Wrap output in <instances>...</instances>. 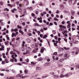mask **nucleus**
<instances>
[{
	"mask_svg": "<svg viewBox=\"0 0 79 79\" xmlns=\"http://www.w3.org/2000/svg\"><path fill=\"white\" fill-rule=\"evenodd\" d=\"M26 50L27 51L26 52H24L23 53V55H27V54H29V52H31V48L30 47H28L26 49Z\"/></svg>",
	"mask_w": 79,
	"mask_h": 79,
	"instance_id": "1",
	"label": "nucleus"
},
{
	"mask_svg": "<svg viewBox=\"0 0 79 79\" xmlns=\"http://www.w3.org/2000/svg\"><path fill=\"white\" fill-rule=\"evenodd\" d=\"M23 76V74H21L19 73L16 76V77H20V78H22V79H24L26 77V76Z\"/></svg>",
	"mask_w": 79,
	"mask_h": 79,
	"instance_id": "2",
	"label": "nucleus"
},
{
	"mask_svg": "<svg viewBox=\"0 0 79 79\" xmlns=\"http://www.w3.org/2000/svg\"><path fill=\"white\" fill-rule=\"evenodd\" d=\"M69 53H68V52H67V53H65L64 56L65 57V58H69Z\"/></svg>",
	"mask_w": 79,
	"mask_h": 79,
	"instance_id": "3",
	"label": "nucleus"
},
{
	"mask_svg": "<svg viewBox=\"0 0 79 79\" xmlns=\"http://www.w3.org/2000/svg\"><path fill=\"white\" fill-rule=\"evenodd\" d=\"M71 75H72V73H67L65 76V77H69Z\"/></svg>",
	"mask_w": 79,
	"mask_h": 79,
	"instance_id": "4",
	"label": "nucleus"
},
{
	"mask_svg": "<svg viewBox=\"0 0 79 79\" xmlns=\"http://www.w3.org/2000/svg\"><path fill=\"white\" fill-rule=\"evenodd\" d=\"M59 26L60 28H61V29H62V28L63 29H66V27L65 26H64L63 25H60Z\"/></svg>",
	"mask_w": 79,
	"mask_h": 79,
	"instance_id": "5",
	"label": "nucleus"
},
{
	"mask_svg": "<svg viewBox=\"0 0 79 79\" xmlns=\"http://www.w3.org/2000/svg\"><path fill=\"white\" fill-rule=\"evenodd\" d=\"M5 50V48L4 47V46L3 45H2L1 48H0V50L1 51H3Z\"/></svg>",
	"mask_w": 79,
	"mask_h": 79,
	"instance_id": "6",
	"label": "nucleus"
},
{
	"mask_svg": "<svg viewBox=\"0 0 79 79\" xmlns=\"http://www.w3.org/2000/svg\"><path fill=\"white\" fill-rule=\"evenodd\" d=\"M45 50V48L43 47H42L41 49L40 52L41 53H44V51Z\"/></svg>",
	"mask_w": 79,
	"mask_h": 79,
	"instance_id": "7",
	"label": "nucleus"
},
{
	"mask_svg": "<svg viewBox=\"0 0 79 79\" xmlns=\"http://www.w3.org/2000/svg\"><path fill=\"white\" fill-rule=\"evenodd\" d=\"M24 73H25V74H28V70H27V69H25L24 70Z\"/></svg>",
	"mask_w": 79,
	"mask_h": 79,
	"instance_id": "8",
	"label": "nucleus"
},
{
	"mask_svg": "<svg viewBox=\"0 0 79 79\" xmlns=\"http://www.w3.org/2000/svg\"><path fill=\"white\" fill-rule=\"evenodd\" d=\"M58 77H59V76L57 75H54V77L55 79H57V78H58Z\"/></svg>",
	"mask_w": 79,
	"mask_h": 79,
	"instance_id": "9",
	"label": "nucleus"
},
{
	"mask_svg": "<svg viewBox=\"0 0 79 79\" xmlns=\"http://www.w3.org/2000/svg\"><path fill=\"white\" fill-rule=\"evenodd\" d=\"M73 0H69V3L70 5H72V1Z\"/></svg>",
	"mask_w": 79,
	"mask_h": 79,
	"instance_id": "10",
	"label": "nucleus"
},
{
	"mask_svg": "<svg viewBox=\"0 0 79 79\" xmlns=\"http://www.w3.org/2000/svg\"><path fill=\"white\" fill-rule=\"evenodd\" d=\"M58 67H63V64H57Z\"/></svg>",
	"mask_w": 79,
	"mask_h": 79,
	"instance_id": "11",
	"label": "nucleus"
},
{
	"mask_svg": "<svg viewBox=\"0 0 79 79\" xmlns=\"http://www.w3.org/2000/svg\"><path fill=\"white\" fill-rule=\"evenodd\" d=\"M42 60H43V58L41 57H40L37 59V61H42Z\"/></svg>",
	"mask_w": 79,
	"mask_h": 79,
	"instance_id": "12",
	"label": "nucleus"
},
{
	"mask_svg": "<svg viewBox=\"0 0 79 79\" xmlns=\"http://www.w3.org/2000/svg\"><path fill=\"white\" fill-rule=\"evenodd\" d=\"M60 78H62L63 77H65V75H63V74H61L60 76Z\"/></svg>",
	"mask_w": 79,
	"mask_h": 79,
	"instance_id": "13",
	"label": "nucleus"
},
{
	"mask_svg": "<svg viewBox=\"0 0 79 79\" xmlns=\"http://www.w3.org/2000/svg\"><path fill=\"white\" fill-rule=\"evenodd\" d=\"M9 42V41H6L5 42V44L6 45H8V43Z\"/></svg>",
	"mask_w": 79,
	"mask_h": 79,
	"instance_id": "14",
	"label": "nucleus"
},
{
	"mask_svg": "<svg viewBox=\"0 0 79 79\" xmlns=\"http://www.w3.org/2000/svg\"><path fill=\"white\" fill-rule=\"evenodd\" d=\"M34 26H40V25H39V24L37 23H35L34 24Z\"/></svg>",
	"mask_w": 79,
	"mask_h": 79,
	"instance_id": "15",
	"label": "nucleus"
},
{
	"mask_svg": "<svg viewBox=\"0 0 79 79\" xmlns=\"http://www.w3.org/2000/svg\"><path fill=\"white\" fill-rule=\"evenodd\" d=\"M19 32H20V33H21V34H22V35H24V32L22 31L21 30H19Z\"/></svg>",
	"mask_w": 79,
	"mask_h": 79,
	"instance_id": "16",
	"label": "nucleus"
},
{
	"mask_svg": "<svg viewBox=\"0 0 79 79\" xmlns=\"http://www.w3.org/2000/svg\"><path fill=\"white\" fill-rule=\"evenodd\" d=\"M27 40L28 43H30L31 42V40L29 38H27Z\"/></svg>",
	"mask_w": 79,
	"mask_h": 79,
	"instance_id": "17",
	"label": "nucleus"
},
{
	"mask_svg": "<svg viewBox=\"0 0 79 79\" xmlns=\"http://www.w3.org/2000/svg\"><path fill=\"white\" fill-rule=\"evenodd\" d=\"M7 79H15V78L13 77H10V78H9L8 77H7Z\"/></svg>",
	"mask_w": 79,
	"mask_h": 79,
	"instance_id": "18",
	"label": "nucleus"
},
{
	"mask_svg": "<svg viewBox=\"0 0 79 79\" xmlns=\"http://www.w3.org/2000/svg\"><path fill=\"white\" fill-rule=\"evenodd\" d=\"M71 13H72V15L73 16L74 14H75V12H74V11L73 10H72L71 11Z\"/></svg>",
	"mask_w": 79,
	"mask_h": 79,
	"instance_id": "19",
	"label": "nucleus"
},
{
	"mask_svg": "<svg viewBox=\"0 0 79 79\" xmlns=\"http://www.w3.org/2000/svg\"><path fill=\"white\" fill-rule=\"evenodd\" d=\"M77 33L78 34L77 35V37H78L77 39H78V40H79V31H77Z\"/></svg>",
	"mask_w": 79,
	"mask_h": 79,
	"instance_id": "20",
	"label": "nucleus"
},
{
	"mask_svg": "<svg viewBox=\"0 0 79 79\" xmlns=\"http://www.w3.org/2000/svg\"><path fill=\"white\" fill-rule=\"evenodd\" d=\"M46 40L48 42V44L49 45V46L50 47V41L49 40H48V39H47Z\"/></svg>",
	"mask_w": 79,
	"mask_h": 79,
	"instance_id": "21",
	"label": "nucleus"
},
{
	"mask_svg": "<svg viewBox=\"0 0 79 79\" xmlns=\"http://www.w3.org/2000/svg\"><path fill=\"white\" fill-rule=\"evenodd\" d=\"M50 64H51V63H50V62L46 63V66H49V65H50Z\"/></svg>",
	"mask_w": 79,
	"mask_h": 79,
	"instance_id": "22",
	"label": "nucleus"
},
{
	"mask_svg": "<svg viewBox=\"0 0 79 79\" xmlns=\"http://www.w3.org/2000/svg\"><path fill=\"white\" fill-rule=\"evenodd\" d=\"M12 42H10V45L11 46H12L13 47H14V45H13V44H12Z\"/></svg>",
	"mask_w": 79,
	"mask_h": 79,
	"instance_id": "23",
	"label": "nucleus"
},
{
	"mask_svg": "<svg viewBox=\"0 0 79 79\" xmlns=\"http://www.w3.org/2000/svg\"><path fill=\"white\" fill-rule=\"evenodd\" d=\"M64 50H69V48L64 47Z\"/></svg>",
	"mask_w": 79,
	"mask_h": 79,
	"instance_id": "24",
	"label": "nucleus"
},
{
	"mask_svg": "<svg viewBox=\"0 0 79 79\" xmlns=\"http://www.w3.org/2000/svg\"><path fill=\"white\" fill-rule=\"evenodd\" d=\"M10 61H11V62H12V63H14V59H13V58L12 59H11L10 60Z\"/></svg>",
	"mask_w": 79,
	"mask_h": 79,
	"instance_id": "25",
	"label": "nucleus"
},
{
	"mask_svg": "<svg viewBox=\"0 0 79 79\" xmlns=\"http://www.w3.org/2000/svg\"><path fill=\"white\" fill-rule=\"evenodd\" d=\"M48 75L47 74H46L45 76H43L42 77L43 78H45L46 77H48Z\"/></svg>",
	"mask_w": 79,
	"mask_h": 79,
	"instance_id": "26",
	"label": "nucleus"
},
{
	"mask_svg": "<svg viewBox=\"0 0 79 79\" xmlns=\"http://www.w3.org/2000/svg\"><path fill=\"white\" fill-rule=\"evenodd\" d=\"M64 59H60L59 60V62H60V63H61V62H62L63 61H64Z\"/></svg>",
	"mask_w": 79,
	"mask_h": 79,
	"instance_id": "27",
	"label": "nucleus"
},
{
	"mask_svg": "<svg viewBox=\"0 0 79 79\" xmlns=\"http://www.w3.org/2000/svg\"><path fill=\"white\" fill-rule=\"evenodd\" d=\"M35 13L36 15L38 14V12H39V10L37 9L35 11Z\"/></svg>",
	"mask_w": 79,
	"mask_h": 79,
	"instance_id": "28",
	"label": "nucleus"
},
{
	"mask_svg": "<svg viewBox=\"0 0 79 79\" xmlns=\"http://www.w3.org/2000/svg\"><path fill=\"white\" fill-rule=\"evenodd\" d=\"M31 64H32L33 65H35V64H36V63H34L33 62H31Z\"/></svg>",
	"mask_w": 79,
	"mask_h": 79,
	"instance_id": "29",
	"label": "nucleus"
},
{
	"mask_svg": "<svg viewBox=\"0 0 79 79\" xmlns=\"http://www.w3.org/2000/svg\"><path fill=\"white\" fill-rule=\"evenodd\" d=\"M46 37H47V35H45L43 37V39H45Z\"/></svg>",
	"mask_w": 79,
	"mask_h": 79,
	"instance_id": "30",
	"label": "nucleus"
},
{
	"mask_svg": "<svg viewBox=\"0 0 79 79\" xmlns=\"http://www.w3.org/2000/svg\"><path fill=\"white\" fill-rule=\"evenodd\" d=\"M78 48H77L76 47H75L73 48V49L75 50H76L77 51V50L78 49Z\"/></svg>",
	"mask_w": 79,
	"mask_h": 79,
	"instance_id": "31",
	"label": "nucleus"
},
{
	"mask_svg": "<svg viewBox=\"0 0 79 79\" xmlns=\"http://www.w3.org/2000/svg\"><path fill=\"white\" fill-rule=\"evenodd\" d=\"M6 37L7 38V40H10V38L8 37V35H6Z\"/></svg>",
	"mask_w": 79,
	"mask_h": 79,
	"instance_id": "32",
	"label": "nucleus"
},
{
	"mask_svg": "<svg viewBox=\"0 0 79 79\" xmlns=\"http://www.w3.org/2000/svg\"><path fill=\"white\" fill-rule=\"evenodd\" d=\"M5 61L6 62V63H9V62H8V59H5Z\"/></svg>",
	"mask_w": 79,
	"mask_h": 79,
	"instance_id": "33",
	"label": "nucleus"
},
{
	"mask_svg": "<svg viewBox=\"0 0 79 79\" xmlns=\"http://www.w3.org/2000/svg\"><path fill=\"white\" fill-rule=\"evenodd\" d=\"M36 68V70H40V68L39 67H37Z\"/></svg>",
	"mask_w": 79,
	"mask_h": 79,
	"instance_id": "34",
	"label": "nucleus"
},
{
	"mask_svg": "<svg viewBox=\"0 0 79 79\" xmlns=\"http://www.w3.org/2000/svg\"><path fill=\"white\" fill-rule=\"evenodd\" d=\"M23 44L22 45V47H24V44H25V41H23Z\"/></svg>",
	"mask_w": 79,
	"mask_h": 79,
	"instance_id": "35",
	"label": "nucleus"
},
{
	"mask_svg": "<svg viewBox=\"0 0 79 79\" xmlns=\"http://www.w3.org/2000/svg\"><path fill=\"white\" fill-rule=\"evenodd\" d=\"M53 19L54 20V21H58V19L56 17H54Z\"/></svg>",
	"mask_w": 79,
	"mask_h": 79,
	"instance_id": "36",
	"label": "nucleus"
},
{
	"mask_svg": "<svg viewBox=\"0 0 79 79\" xmlns=\"http://www.w3.org/2000/svg\"><path fill=\"white\" fill-rule=\"evenodd\" d=\"M4 11H9V9L7 8H5L4 9Z\"/></svg>",
	"mask_w": 79,
	"mask_h": 79,
	"instance_id": "37",
	"label": "nucleus"
},
{
	"mask_svg": "<svg viewBox=\"0 0 79 79\" xmlns=\"http://www.w3.org/2000/svg\"><path fill=\"white\" fill-rule=\"evenodd\" d=\"M14 60L15 62H17V59H16V58L15 57H14Z\"/></svg>",
	"mask_w": 79,
	"mask_h": 79,
	"instance_id": "38",
	"label": "nucleus"
},
{
	"mask_svg": "<svg viewBox=\"0 0 79 79\" xmlns=\"http://www.w3.org/2000/svg\"><path fill=\"white\" fill-rule=\"evenodd\" d=\"M35 45L34 44H32L31 45V47L32 48H35Z\"/></svg>",
	"mask_w": 79,
	"mask_h": 79,
	"instance_id": "39",
	"label": "nucleus"
},
{
	"mask_svg": "<svg viewBox=\"0 0 79 79\" xmlns=\"http://www.w3.org/2000/svg\"><path fill=\"white\" fill-rule=\"evenodd\" d=\"M15 33H12V37H14L15 36Z\"/></svg>",
	"mask_w": 79,
	"mask_h": 79,
	"instance_id": "40",
	"label": "nucleus"
},
{
	"mask_svg": "<svg viewBox=\"0 0 79 79\" xmlns=\"http://www.w3.org/2000/svg\"><path fill=\"white\" fill-rule=\"evenodd\" d=\"M67 24H68L69 25H71V23H70V21H67Z\"/></svg>",
	"mask_w": 79,
	"mask_h": 79,
	"instance_id": "41",
	"label": "nucleus"
},
{
	"mask_svg": "<svg viewBox=\"0 0 79 79\" xmlns=\"http://www.w3.org/2000/svg\"><path fill=\"white\" fill-rule=\"evenodd\" d=\"M67 32V31H62V34H65V33H66Z\"/></svg>",
	"mask_w": 79,
	"mask_h": 79,
	"instance_id": "42",
	"label": "nucleus"
},
{
	"mask_svg": "<svg viewBox=\"0 0 79 79\" xmlns=\"http://www.w3.org/2000/svg\"><path fill=\"white\" fill-rule=\"evenodd\" d=\"M77 43H79L78 41H74V44H77Z\"/></svg>",
	"mask_w": 79,
	"mask_h": 79,
	"instance_id": "43",
	"label": "nucleus"
},
{
	"mask_svg": "<svg viewBox=\"0 0 79 79\" xmlns=\"http://www.w3.org/2000/svg\"><path fill=\"white\" fill-rule=\"evenodd\" d=\"M17 27H18V29H21L22 28V27H21L20 26H19V25H18Z\"/></svg>",
	"mask_w": 79,
	"mask_h": 79,
	"instance_id": "44",
	"label": "nucleus"
},
{
	"mask_svg": "<svg viewBox=\"0 0 79 79\" xmlns=\"http://www.w3.org/2000/svg\"><path fill=\"white\" fill-rule=\"evenodd\" d=\"M7 6H10V7H13V5H11L10 4H8Z\"/></svg>",
	"mask_w": 79,
	"mask_h": 79,
	"instance_id": "45",
	"label": "nucleus"
},
{
	"mask_svg": "<svg viewBox=\"0 0 79 79\" xmlns=\"http://www.w3.org/2000/svg\"><path fill=\"white\" fill-rule=\"evenodd\" d=\"M60 7L62 8H64V6H63V5L61 4L60 5Z\"/></svg>",
	"mask_w": 79,
	"mask_h": 79,
	"instance_id": "46",
	"label": "nucleus"
},
{
	"mask_svg": "<svg viewBox=\"0 0 79 79\" xmlns=\"http://www.w3.org/2000/svg\"><path fill=\"white\" fill-rule=\"evenodd\" d=\"M64 13H69V12H68L66 10H64Z\"/></svg>",
	"mask_w": 79,
	"mask_h": 79,
	"instance_id": "47",
	"label": "nucleus"
},
{
	"mask_svg": "<svg viewBox=\"0 0 79 79\" xmlns=\"http://www.w3.org/2000/svg\"><path fill=\"white\" fill-rule=\"evenodd\" d=\"M21 50L22 51H24V47L22 46V48H21Z\"/></svg>",
	"mask_w": 79,
	"mask_h": 79,
	"instance_id": "48",
	"label": "nucleus"
},
{
	"mask_svg": "<svg viewBox=\"0 0 79 79\" xmlns=\"http://www.w3.org/2000/svg\"><path fill=\"white\" fill-rule=\"evenodd\" d=\"M2 64H5V61H2Z\"/></svg>",
	"mask_w": 79,
	"mask_h": 79,
	"instance_id": "49",
	"label": "nucleus"
},
{
	"mask_svg": "<svg viewBox=\"0 0 79 79\" xmlns=\"http://www.w3.org/2000/svg\"><path fill=\"white\" fill-rule=\"evenodd\" d=\"M10 54H11V55H13V54H14V55H15V53L13 52V51L10 52Z\"/></svg>",
	"mask_w": 79,
	"mask_h": 79,
	"instance_id": "50",
	"label": "nucleus"
},
{
	"mask_svg": "<svg viewBox=\"0 0 79 79\" xmlns=\"http://www.w3.org/2000/svg\"><path fill=\"white\" fill-rule=\"evenodd\" d=\"M25 1L24 2H26L27 3H29V1L28 0H24Z\"/></svg>",
	"mask_w": 79,
	"mask_h": 79,
	"instance_id": "51",
	"label": "nucleus"
},
{
	"mask_svg": "<svg viewBox=\"0 0 79 79\" xmlns=\"http://www.w3.org/2000/svg\"><path fill=\"white\" fill-rule=\"evenodd\" d=\"M23 11V8H22L20 9L19 10V12H22Z\"/></svg>",
	"mask_w": 79,
	"mask_h": 79,
	"instance_id": "52",
	"label": "nucleus"
},
{
	"mask_svg": "<svg viewBox=\"0 0 79 79\" xmlns=\"http://www.w3.org/2000/svg\"><path fill=\"white\" fill-rule=\"evenodd\" d=\"M23 14L24 15H27V13H26V11H24L23 12Z\"/></svg>",
	"mask_w": 79,
	"mask_h": 79,
	"instance_id": "53",
	"label": "nucleus"
},
{
	"mask_svg": "<svg viewBox=\"0 0 79 79\" xmlns=\"http://www.w3.org/2000/svg\"><path fill=\"white\" fill-rule=\"evenodd\" d=\"M0 76H4V74L3 73H0Z\"/></svg>",
	"mask_w": 79,
	"mask_h": 79,
	"instance_id": "54",
	"label": "nucleus"
},
{
	"mask_svg": "<svg viewBox=\"0 0 79 79\" xmlns=\"http://www.w3.org/2000/svg\"><path fill=\"white\" fill-rule=\"evenodd\" d=\"M76 69H77V68L78 69H79V64L76 66Z\"/></svg>",
	"mask_w": 79,
	"mask_h": 79,
	"instance_id": "55",
	"label": "nucleus"
},
{
	"mask_svg": "<svg viewBox=\"0 0 79 79\" xmlns=\"http://www.w3.org/2000/svg\"><path fill=\"white\" fill-rule=\"evenodd\" d=\"M19 6H20V7H21V8H23V6H22V5H21V4H19Z\"/></svg>",
	"mask_w": 79,
	"mask_h": 79,
	"instance_id": "56",
	"label": "nucleus"
},
{
	"mask_svg": "<svg viewBox=\"0 0 79 79\" xmlns=\"http://www.w3.org/2000/svg\"><path fill=\"white\" fill-rule=\"evenodd\" d=\"M37 19H38V20H39V21H40V19H42V18H41V17H40V18H37Z\"/></svg>",
	"mask_w": 79,
	"mask_h": 79,
	"instance_id": "57",
	"label": "nucleus"
},
{
	"mask_svg": "<svg viewBox=\"0 0 79 79\" xmlns=\"http://www.w3.org/2000/svg\"><path fill=\"white\" fill-rule=\"evenodd\" d=\"M47 60L48 62H49V61H50V59L49 58H48L47 59Z\"/></svg>",
	"mask_w": 79,
	"mask_h": 79,
	"instance_id": "58",
	"label": "nucleus"
},
{
	"mask_svg": "<svg viewBox=\"0 0 79 79\" xmlns=\"http://www.w3.org/2000/svg\"><path fill=\"white\" fill-rule=\"evenodd\" d=\"M56 13L57 14H58L60 13V11H59L58 10H57L56 12Z\"/></svg>",
	"mask_w": 79,
	"mask_h": 79,
	"instance_id": "59",
	"label": "nucleus"
},
{
	"mask_svg": "<svg viewBox=\"0 0 79 79\" xmlns=\"http://www.w3.org/2000/svg\"><path fill=\"white\" fill-rule=\"evenodd\" d=\"M29 9H30V10H33V9H32V7L31 6L30 7Z\"/></svg>",
	"mask_w": 79,
	"mask_h": 79,
	"instance_id": "60",
	"label": "nucleus"
},
{
	"mask_svg": "<svg viewBox=\"0 0 79 79\" xmlns=\"http://www.w3.org/2000/svg\"><path fill=\"white\" fill-rule=\"evenodd\" d=\"M53 55H57V52H54L53 54Z\"/></svg>",
	"mask_w": 79,
	"mask_h": 79,
	"instance_id": "61",
	"label": "nucleus"
},
{
	"mask_svg": "<svg viewBox=\"0 0 79 79\" xmlns=\"http://www.w3.org/2000/svg\"><path fill=\"white\" fill-rule=\"evenodd\" d=\"M54 46H57V44L56 43H54Z\"/></svg>",
	"mask_w": 79,
	"mask_h": 79,
	"instance_id": "62",
	"label": "nucleus"
},
{
	"mask_svg": "<svg viewBox=\"0 0 79 79\" xmlns=\"http://www.w3.org/2000/svg\"><path fill=\"white\" fill-rule=\"evenodd\" d=\"M64 40L66 42H67V39L66 38L64 39Z\"/></svg>",
	"mask_w": 79,
	"mask_h": 79,
	"instance_id": "63",
	"label": "nucleus"
},
{
	"mask_svg": "<svg viewBox=\"0 0 79 79\" xmlns=\"http://www.w3.org/2000/svg\"><path fill=\"white\" fill-rule=\"evenodd\" d=\"M23 61V58H20V61Z\"/></svg>",
	"mask_w": 79,
	"mask_h": 79,
	"instance_id": "64",
	"label": "nucleus"
}]
</instances>
